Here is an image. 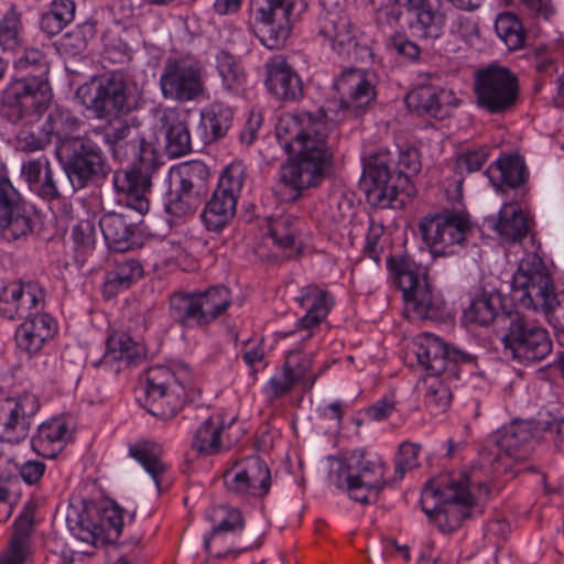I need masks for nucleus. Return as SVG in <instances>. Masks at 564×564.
<instances>
[{
    "instance_id": "obj_46",
    "label": "nucleus",
    "mask_w": 564,
    "mask_h": 564,
    "mask_svg": "<svg viewBox=\"0 0 564 564\" xmlns=\"http://www.w3.org/2000/svg\"><path fill=\"white\" fill-rule=\"evenodd\" d=\"M202 203L203 199L176 185L174 189H170L164 204V212L169 216V223L177 224L193 216Z\"/></svg>"
},
{
    "instance_id": "obj_6",
    "label": "nucleus",
    "mask_w": 564,
    "mask_h": 564,
    "mask_svg": "<svg viewBox=\"0 0 564 564\" xmlns=\"http://www.w3.org/2000/svg\"><path fill=\"white\" fill-rule=\"evenodd\" d=\"M433 498L436 503L432 509L425 508L429 520L442 532L453 531L470 517L475 498L469 490V477L460 475L457 479L449 474L433 477L425 485V498Z\"/></svg>"
},
{
    "instance_id": "obj_59",
    "label": "nucleus",
    "mask_w": 564,
    "mask_h": 564,
    "mask_svg": "<svg viewBox=\"0 0 564 564\" xmlns=\"http://www.w3.org/2000/svg\"><path fill=\"white\" fill-rule=\"evenodd\" d=\"M61 180H64L62 173L55 172L53 169L47 170L33 185L31 192L45 202L59 200L63 197Z\"/></svg>"
},
{
    "instance_id": "obj_63",
    "label": "nucleus",
    "mask_w": 564,
    "mask_h": 564,
    "mask_svg": "<svg viewBox=\"0 0 564 564\" xmlns=\"http://www.w3.org/2000/svg\"><path fill=\"white\" fill-rule=\"evenodd\" d=\"M465 315L470 322L488 325L495 319L496 310L491 304L490 297L482 295L471 302Z\"/></svg>"
},
{
    "instance_id": "obj_17",
    "label": "nucleus",
    "mask_w": 564,
    "mask_h": 564,
    "mask_svg": "<svg viewBox=\"0 0 564 564\" xmlns=\"http://www.w3.org/2000/svg\"><path fill=\"white\" fill-rule=\"evenodd\" d=\"M94 94L87 108L96 118L106 119L113 116H127L133 109L129 83L123 73L109 72L91 84Z\"/></svg>"
},
{
    "instance_id": "obj_45",
    "label": "nucleus",
    "mask_w": 564,
    "mask_h": 564,
    "mask_svg": "<svg viewBox=\"0 0 564 564\" xmlns=\"http://www.w3.org/2000/svg\"><path fill=\"white\" fill-rule=\"evenodd\" d=\"M76 12V4L73 0H53L46 12L40 19V29L47 36L61 33L70 22Z\"/></svg>"
},
{
    "instance_id": "obj_60",
    "label": "nucleus",
    "mask_w": 564,
    "mask_h": 564,
    "mask_svg": "<svg viewBox=\"0 0 564 564\" xmlns=\"http://www.w3.org/2000/svg\"><path fill=\"white\" fill-rule=\"evenodd\" d=\"M435 322H448L452 319V313L440 292H435L429 283L425 282V319Z\"/></svg>"
},
{
    "instance_id": "obj_49",
    "label": "nucleus",
    "mask_w": 564,
    "mask_h": 564,
    "mask_svg": "<svg viewBox=\"0 0 564 564\" xmlns=\"http://www.w3.org/2000/svg\"><path fill=\"white\" fill-rule=\"evenodd\" d=\"M448 345L438 336L425 332V377H438L448 364Z\"/></svg>"
},
{
    "instance_id": "obj_15",
    "label": "nucleus",
    "mask_w": 564,
    "mask_h": 564,
    "mask_svg": "<svg viewBox=\"0 0 564 564\" xmlns=\"http://www.w3.org/2000/svg\"><path fill=\"white\" fill-rule=\"evenodd\" d=\"M223 480L227 494L242 501L265 497L272 485L270 468L258 455L249 456L227 469Z\"/></svg>"
},
{
    "instance_id": "obj_14",
    "label": "nucleus",
    "mask_w": 564,
    "mask_h": 564,
    "mask_svg": "<svg viewBox=\"0 0 564 564\" xmlns=\"http://www.w3.org/2000/svg\"><path fill=\"white\" fill-rule=\"evenodd\" d=\"M500 318L508 322L503 343L514 358L538 361L551 354L552 340L545 328L530 324L519 313L502 315Z\"/></svg>"
},
{
    "instance_id": "obj_47",
    "label": "nucleus",
    "mask_w": 564,
    "mask_h": 564,
    "mask_svg": "<svg viewBox=\"0 0 564 564\" xmlns=\"http://www.w3.org/2000/svg\"><path fill=\"white\" fill-rule=\"evenodd\" d=\"M107 119V123L94 128L90 133L100 134L109 149L122 139L130 140L132 137H137V129L140 127V121L137 118L113 116Z\"/></svg>"
},
{
    "instance_id": "obj_10",
    "label": "nucleus",
    "mask_w": 564,
    "mask_h": 564,
    "mask_svg": "<svg viewBox=\"0 0 564 564\" xmlns=\"http://www.w3.org/2000/svg\"><path fill=\"white\" fill-rule=\"evenodd\" d=\"M246 165L237 161L230 163L220 174L217 187L200 214L208 231L220 232L234 219L237 200L246 182Z\"/></svg>"
},
{
    "instance_id": "obj_58",
    "label": "nucleus",
    "mask_w": 564,
    "mask_h": 564,
    "mask_svg": "<svg viewBox=\"0 0 564 564\" xmlns=\"http://www.w3.org/2000/svg\"><path fill=\"white\" fill-rule=\"evenodd\" d=\"M496 31L510 50L522 47L524 35L518 20L512 14H502L496 21Z\"/></svg>"
},
{
    "instance_id": "obj_64",
    "label": "nucleus",
    "mask_w": 564,
    "mask_h": 564,
    "mask_svg": "<svg viewBox=\"0 0 564 564\" xmlns=\"http://www.w3.org/2000/svg\"><path fill=\"white\" fill-rule=\"evenodd\" d=\"M384 234V227L382 224L375 221L370 218L369 226L366 235V243L364 247V253L372 259L376 263H379L381 253L383 252V246L381 238Z\"/></svg>"
},
{
    "instance_id": "obj_36",
    "label": "nucleus",
    "mask_w": 564,
    "mask_h": 564,
    "mask_svg": "<svg viewBox=\"0 0 564 564\" xmlns=\"http://www.w3.org/2000/svg\"><path fill=\"white\" fill-rule=\"evenodd\" d=\"M129 455L144 468L161 491L163 476L169 470V465L162 460V445L154 441L141 440L129 445Z\"/></svg>"
},
{
    "instance_id": "obj_51",
    "label": "nucleus",
    "mask_w": 564,
    "mask_h": 564,
    "mask_svg": "<svg viewBox=\"0 0 564 564\" xmlns=\"http://www.w3.org/2000/svg\"><path fill=\"white\" fill-rule=\"evenodd\" d=\"M494 169L499 172V180L509 187H518L524 183L525 165L519 156H503L496 161L494 166L487 171L489 174Z\"/></svg>"
},
{
    "instance_id": "obj_39",
    "label": "nucleus",
    "mask_w": 564,
    "mask_h": 564,
    "mask_svg": "<svg viewBox=\"0 0 564 564\" xmlns=\"http://www.w3.org/2000/svg\"><path fill=\"white\" fill-rule=\"evenodd\" d=\"M232 119V109L223 102L215 101L204 108L200 112L204 143L207 144L223 139L231 127Z\"/></svg>"
},
{
    "instance_id": "obj_7",
    "label": "nucleus",
    "mask_w": 564,
    "mask_h": 564,
    "mask_svg": "<svg viewBox=\"0 0 564 564\" xmlns=\"http://www.w3.org/2000/svg\"><path fill=\"white\" fill-rule=\"evenodd\" d=\"M304 10V0H249L247 24L263 46L280 50Z\"/></svg>"
},
{
    "instance_id": "obj_29",
    "label": "nucleus",
    "mask_w": 564,
    "mask_h": 564,
    "mask_svg": "<svg viewBox=\"0 0 564 564\" xmlns=\"http://www.w3.org/2000/svg\"><path fill=\"white\" fill-rule=\"evenodd\" d=\"M145 356L143 344L135 341L127 333L115 332L107 338L105 354L93 366L117 376L124 369L141 364Z\"/></svg>"
},
{
    "instance_id": "obj_27",
    "label": "nucleus",
    "mask_w": 564,
    "mask_h": 564,
    "mask_svg": "<svg viewBox=\"0 0 564 564\" xmlns=\"http://www.w3.org/2000/svg\"><path fill=\"white\" fill-rule=\"evenodd\" d=\"M294 300L301 308L305 310V314L296 321L295 329L284 336L305 330L306 334L302 337V340H308L314 335L313 329L328 317L335 305V299L327 290L316 284H307L300 289Z\"/></svg>"
},
{
    "instance_id": "obj_35",
    "label": "nucleus",
    "mask_w": 564,
    "mask_h": 564,
    "mask_svg": "<svg viewBox=\"0 0 564 564\" xmlns=\"http://www.w3.org/2000/svg\"><path fill=\"white\" fill-rule=\"evenodd\" d=\"M300 220L293 215H283L272 219L268 226V235L273 243L280 248L286 258H297L302 254L300 239Z\"/></svg>"
},
{
    "instance_id": "obj_42",
    "label": "nucleus",
    "mask_w": 564,
    "mask_h": 564,
    "mask_svg": "<svg viewBox=\"0 0 564 564\" xmlns=\"http://www.w3.org/2000/svg\"><path fill=\"white\" fill-rule=\"evenodd\" d=\"M177 186L200 199H205L209 192L210 170L202 161L195 160L183 163L176 171Z\"/></svg>"
},
{
    "instance_id": "obj_19",
    "label": "nucleus",
    "mask_w": 564,
    "mask_h": 564,
    "mask_svg": "<svg viewBox=\"0 0 564 564\" xmlns=\"http://www.w3.org/2000/svg\"><path fill=\"white\" fill-rule=\"evenodd\" d=\"M376 79L375 73L362 68L352 67L340 73L334 85L346 98L338 102V111L341 112L338 120L357 117L361 109L376 99Z\"/></svg>"
},
{
    "instance_id": "obj_23",
    "label": "nucleus",
    "mask_w": 564,
    "mask_h": 564,
    "mask_svg": "<svg viewBox=\"0 0 564 564\" xmlns=\"http://www.w3.org/2000/svg\"><path fill=\"white\" fill-rule=\"evenodd\" d=\"M45 292L39 282L13 281L0 291V316L8 321L24 318L29 313L43 311Z\"/></svg>"
},
{
    "instance_id": "obj_30",
    "label": "nucleus",
    "mask_w": 564,
    "mask_h": 564,
    "mask_svg": "<svg viewBox=\"0 0 564 564\" xmlns=\"http://www.w3.org/2000/svg\"><path fill=\"white\" fill-rule=\"evenodd\" d=\"M15 330V340L28 352L40 351L47 340L57 333V323L52 315L42 311L29 313Z\"/></svg>"
},
{
    "instance_id": "obj_21",
    "label": "nucleus",
    "mask_w": 564,
    "mask_h": 564,
    "mask_svg": "<svg viewBox=\"0 0 564 564\" xmlns=\"http://www.w3.org/2000/svg\"><path fill=\"white\" fill-rule=\"evenodd\" d=\"M127 170L117 171L112 176L113 187L117 192L126 194V206L134 209L139 217L150 209L147 194L151 191L152 175L160 167L159 156L153 164L133 162Z\"/></svg>"
},
{
    "instance_id": "obj_12",
    "label": "nucleus",
    "mask_w": 564,
    "mask_h": 564,
    "mask_svg": "<svg viewBox=\"0 0 564 564\" xmlns=\"http://www.w3.org/2000/svg\"><path fill=\"white\" fill-rule=\"evenodd\" d=\"M475 91L481 108L491 113L505 112L517 102L518 78L510 69L491 65L476 73Z\"/></svg>"
},
{
    "instance_id": "obj_5",
    "label": "nucleus",
    "mask_w": 564,
    "mask_h": 564,
    "mask_svg": "<svg viewBox=\"0 0 564 564\" xmlns=\"http://www.w3.org/2000/svg\"><path fill=\"white\" fill-rule=\"evenodd\" d=\"M387 468V463L379 454L356 448L344 453L339 458L334 485L345 490L352 500L368 505L371 497L377 498L390 484L384 477Z\"/></svg>"
},
{
    "instance_id": "obj_53",
    "label": "nucleus",
    "mask_w": 564,
    "mask_h": 564,
    "mask_svg": "<svg viewBox=\"0 0 564 564\" xmlns=\"http://www.w3.org/2000/svg\"><path fill=\"white\" fill-rule=\"evenodd\" d=\"M210 519L214 522L212 535L227 532H240L245 527L241 512L235 508L217 507L213 509Z\"/></svg>"
},
{
    "instance_id": "obj_31",
    "label": "nucleus",
    "mask_w": 564,
    "mask_h": 564,
    "mask_svg": "<svg viewBox=\"0 0 564 564\" xmlns=\"http://www.w3.org/2000/svg\"><path fill=\"white\" fill-rule=\"evenodd\" d=\"M35 503L28 501L13 523V533L7 551L0 556V564H24L31 552L34 532Z\"/></svg>"
},
{
    "instance_id": "obj_26",
    "label": "nucleus",
    "mask_w": 564,
    "mask_h": 564,
    "mask_svg": "<svg viewBox=\"0 0 564 564\" xmlns=\"http://www.w3.org/2000/svg\"><path fill=\"white\" fill-rule=\"evenodd\" d=\"M134 209L126 206L124 212H108L99 219V227L108 247L116 252H126L142 246L140 219L133 215Z\"/></svg>"
},
{
    "instance_id": "obj_50",
    "label": "nucleus",
    "mask_w": 564,
    "mask_h": 564,
    "mask_svg": "<svg viewBox=\"0 0 564 564\" xmlns=\"http://www.w3.org/2000/svg\"><path fill=\"white\" fill-rule=\"evenodd\" d=\"M97 525L101 529L100 542L115 543L121 535L123 528V513L119 507L104 508L96 511Z\"/></svg>"
},
{
    "instance_id": "obj_38",
    "label": "nucleus",
    "mask_w": 564,
    "mask_h": 564,
    "mask_svg": "<svg viewBox=\"0 0 564 564\" xmlns=\"http://www.w3.org/2000/svg\"><path fill=\"white\" fill-rule=\"evenodd\" d=\"M216 70L221 79V87L230 95H239L245 90L248 74L239 58L225 48L215 55Z\"/></svg>"
},
{
    "instance_id": "obj_3",
    "label": "nucleus",
    "mask_w": 564,
    "mask_h": 564,
    "mask_svg": "<svg viewBox=\"0 0 564 564\" xmlns=\"http://www.w3.org/2000/svg\"><path fill=\"white\" fill-rule=\"evenodd\" d=\"M389 152L370 156L364 167V183L367 199L379 208H402L405 200L415 195L412 182L422 169L420 148L404 144L400 148L399 172H391Z\"/></svg>"
},
{
    "instance_id": "obj_2",
    "label": "nucleus",
    "mask_w": 564,
    "mask_h": 564,
    "mask_svg": "<svg viewBox=\"0 0 564 564\" xmlns=\"http://www.w3.org/2000/svg\"><path fill=\"white\" fill-rule=\"evenodd\" d=\"M13 70L2 90L1 116L10 123L28 126L37 121L52 101L50 64L41 50L26 47L13 62Z\"/></svg>"
},
{
    "instance_id": "obj_61",
    "label": "nucleus",
    "mask_w": 564,
    "mask_h": 564,
    "mask_svg": "<svg viewBox=\"0 0 564 564\" xmlns=\"http://www.w3.org/2000/svg\"><path fill=\"white\" fill-rule=\"evenodd\" d=\"M299 383L283 367L273 375L264 387V393L270 401L280 400L292 392Z\"/></svg>"
},
{
    "instance_id": "obj_16",
    "label": "nucleus",
    "mask_w": 564,
    "mask_h": 564,
    "mask_svg": "<svg viewBox=\"0 0 564 564\" xmlns=\"http://www.w3.org/2000/svg\"><path fill=\"white\" fill-rule=\"evenodd\" d=\"M387 269L392 284L402 292L403 315L411 323L423 322V290L421 264L409 254L389 256Z\"/></svg>"
},
{
    "instance_id": "obj_56",
    "label": "nucleus",
    "mask_w": 564,
    "mask_h": 564,
    "mask_svg": "<svg viewBox=\"0 0 564 564\" xmlns=\"http://www.w3.org/2000/svg\"><path fill=\"white\" fill-rule=\"evenodd\" d=\"M68 527L73 534L80 541L95 544L100 541L101 529L97 525L96 516L85 511L77 514L76 519L67 518Z\"/></svg>"
},
{
    "instance_id": "obj_62",
    "label": "nucleus",
    "mask_w": 564,
    "mask_h": 564,
    "mask_svg": "<svg viewBox=\"0 0 564 564\" xmlns=\"http://www.w3.org/2000/svg\"><path fill=\"white\" fill-rule=\"evenodd\" d=\"M425 39L437 40L445 23V12L440 0H425Z\"/></svg>"
},
{
    "instance_id": "obj_34",
    "label": "nucleus",
    "mask_w": 564,
    "mask_h": 564,
    "mask_svg": "<svg viewBox=\"0 0 564 564\" xmlns=\"http://www.w3.org/2000/svg\"><path fill=\"white\" fill-rule=\"evenodd\" d=\"M69 435L68 423L57 416L41 423L31 438L32 449L44 458H55L65 447Z\"/></svg>"
},
{
    "instance_id": "obj_54",
    "label": "nucleus",
    "mask_w": 564,
    "mask_h": 564,
    "mask_svg": "<svg viewBox=\"0 0 564 564\" xmlns=\"http://www.w3.org/2000/svg\"><path fill=\"white\" fill-rule=\"evenodd\" d=\"M95 35V24L86 22L64 34L61 40V46L67 54L75 56L87 48L89 40L94 39Z\"/></svg>"
},
{
    "instance_id": "obj_8",
    "label": "nucleus",
    "mask_w": 564,
    "mask_h": 564,
    "mask_svg": "<svg viewBox=\"0 0 564 564\" xmlns=\"http://www.w3.org/2000/svg\"><path fill=\"white\" fill-rule=\"evenodd\" d=\"M187 367L155 365L147 371L144 403L147 411L161 420L175 417L185 405Z\"/></svg>"
},
{
    "instance_id": "obj_40",
    "label": "nucleus",
    "mask_w": 564,
    "mask_h": 564,
    "mask_svg": "<svg viewBox=\"0 0 564 564\" xmlns=\"http://www.w3.org/2000/svg\"><path fill=\"white\" fill-rule=\"evenodd\" d=\"M82 124L80 119L75 116L69 109L64 107L53 108L46 120L43 123L44 130L47 132L51 141H56L59 145L58 150L64 147L68 140H74L73 137Z\"/></svg>"
},
{
    "instance_id": "obj_57",
    "label": "nucleus",
    "mask_w": 564,
    "mask_h": 564,
    "mask_svg": "<svg viewBox=\"0 0 564 564\" xmlns=\"http://www.w3.org/2000/svg\"><path fill=\"white\" fill-rule=\"evenodd\" d=\"M425 387L427 391L425 397L429 398L431 411L435 414L445 412L452 401V392L449 388L437 377H425Z\"/></svg>"
},
{
    "instance_id": "obj_44",
    "label": "nucleus",
    "mask_w": 564,
    "mask_h": 564,
    "mask_svg": "<svg viewBox=\"0 0 564 564\" xmlns=\"http://www.w3.org/2000/svg\"><path fill=\"white\" fill-rule=\"evenodd\" d=\"M495 229L507 240H521L528 235L529 219L517 204H505L499 212Z\"/></svg>"
},
{
    "instance_id": "obj_13",
    "label": "nucleus",
    "mask_w": 564,
    "mask_h": 564,
    "mask_svg": "<svg viewBox=\"0 0 564 564\" xmlns=\"http://www.w3.org/2000/svg\"><path fill=\"white\" fill-rule=\"evenodd\" d=\"M35 225L33 214L10 181L4 164L0 171V238L7 242L25 239Z\"/></svg>"
},
{
    "instance_id": "obj_48",
    "label": "nucleus",
    "mask_w": 564,
    "mask_h": 564,
    "mask_svg": "<svg viewBox=\"0 0 564 564\" xmlns=\"http://www.w3.org/2000/svg\"><path fill=\"white\" fill-rule=\"evenodd\" d=\"M282 367L302 386L304 392H310L313 389L319 376V373L311 375L313 358L311 355L304 354L301 349L288 351Z\"/></svg>"
},
{
    "instance_id": "obj_52",
    "label": "nucleus",
    "mask_w": 564,
    "mask_h": 564,
    "mask_svg": "<svg viewBox=\"0 0 564 564\" xmlns=\"http://www.w3.org/2000/svg\"><path fill=\"white\" fill-rule=\"evenodd\" d=\"M427 100L425 102V113L438 120L448 118L453 108L457 105V99L452 90L445 88L429 89Z\"/></svg>"
},
{
    "instance_id": "obj_11",
    "label": "nucleus",
    "mask_w": 564,
    "mask_h": 564,
    "mask_svg": "<svg viewBox=\"0 0 564 564\" xmlns=\"http://www.w3.org/2000/svg\"><path fill=\"white\" fill-rule=\"evenodd\" d=\"M204 77L205 68L196 57H169L160 76L162 96L177 102L198 100L206 91Z\"/></svg>"
},
{
    "instance_id": "obj_20",
    "label": "nucleus",
    "mask_w": 564,
    "mask_h": 564,
    "mask_svg": "<svg viewBox=\"0 0 564 564\" xmlns=\"http://www.w3.org/2000/svg\"><path fill=\"white\" fill-rule=\"evenodd\" d=\"M40 410L39 399L32 393L0 401V441L19 444L30 432L33 417Z\"/></svg>"
},
{
    "instance_id": "obj_25",
    "label": "nucleus",
    "mask_w": 564,
    "mask_h": 564,
    "mask_svg": "<svg viewBox=\"0 0 564 564\" xmlns=\"http://www.w3.org/2000/svg\"><path fill=\"white\" fill-rule=\"evenodd\" d=\"M318 36L323 37L333 52L344 58L357 54L360 47L359 30L343 10H328L321 14Z\"/></svg>"
},
{
    "instance_id": "obj_55",
    "label": "nucleus",
    "mask_w": 564,
    "mask_h": 564,
    "mask_svg": "<svg viewBox=\"0 0 564 564\" xmlns=\"http://www.w3.org/2000/svg\"><path fill=\"white\" fill-rule=\"evenodd\" d=\"M420 453L421 444L419 443L403 442L399 445L394 457V478L392 481L403 479L408 471L420 466Z\"/></svg>"
},
{
    "instance_id": "obj_18",
    "label": "nucleus",
    "mask_w": 564,
    "mask_h": 564,
    "mask_svg": "<svg viewBox=\"0 0 564 564\" xmlns=\"http://www.w3.org/2000/svg\"><path fill=\"white\" fill-rule=\"evenodd\" d=\"M531 438L532 434L527 423L513 422L499 431L495 441L498 453L485 448L480 452V456L484 463H488L495 473H507L511 469L513 462L528 458V444Z\"/></svg>"
},
{
    "instance_id": "obj_9",
    "label": "nucleus",
    "mask_w": 564,
    "mask_h": 564,
    "mask_svg": "<svg viewBox=\"0 0 564 564\" xmlns=\"http://www.w3.org/2000/svg\"><path fill=\"white\" fill-rule=\"evenodd\" d=\"M59 159L73 191L83 189L108 177L111 166L101 147L88 132L68 140L61 148Z\"/></svg>"
},
{
    "instance_id": "obj_33",
    "label": "nucleus",
    "mask_w": 564,
    "mask_h": 564,
    "mask_svg": "<svg viewBox=\"0 0 564 564\" xmlns=\"http://www.w3.org/2000/svg\"><path fill=\"white\" fill-rule=\"evenodd\" d=\"M164 151L169 158H180L192 152V137L185 117L175 109H167L161 117Z\"/></svg>"
},
{
    "instance_id": "obj_28",
    "label": "nucleus",
    "mask_w": 564,
    "mask_h": 564,
    "mask_svg": "<svg viewBox=\"0 0 564 564\" xmlns=\"http://www.w3.org/2000/svg\"><path fill=\"white\" fill-rule=\"evenodd\" d=\"M263 84L280 101L295 102L303 98V82L284 55L269 57L263 64Z\"/></svg>"
},
{
    "instance_id": "obj_37",
    "label": "nucleus",
    "mask_w": 564,
    "mask_h": 564,
    "mask_svg": "<svg viewBox=\"0 0 564 564\" xmlns=\"http://www.w3.org/2000/svg\"><path fill=\"white\" fill-rule=\"evenodd\" d=\"M144 273L139 260L122 258L115 261V265L106 274L102 294L106 299L116 296L119 292L137 283Z\"/></svg>"
},
{
    "instance_id": "obj_43",
    "label": "nucleus",
    "mask_w": 564,
    "mask_h": 564,
    "mask_svg": "<svg viewBox=\"0 0 564 564\" xmlns=\"http://www.w3.org/2000/svg\"><path fill=\"white\" fill-rule=\"evenodd\" d=\"M24 45V25L22 13L12 4L0 18V48L17 53Z\"/></svg>"
},
{
    "instance_id": "obj_22",
    "label": "nucleus",
    "mask_w": 564,
    "mask_h": 564,
    "mask_svg": "<svg viewBox=\"0 0 564 564\" xmlns=\"http://www.w3.org/2000/svg\"><path fill=\"white\" fill-rule=\"evenodd\" d=\"M525 307L538 308L541 306L546 314H550L558 304L554 293L551 279L538 260V268L530 270L524 268V262L520 264L518 272L513 278V296Z\"/></svg>"
},
{
    "instance_id": "obj_4",
    "label": "nucleus",
    "mask_w": 564,
    "mask_h": 564,
    "mask_svg": "<svg viewBox=\"0 0 564 564\" xmlns=\"http://www.w3.org/2000/svg\"><path fill=\"white\" fill-rule=\"evenodd\" d=\"M231 305L229 288L216 284L204 290L173 292L169 299V314L184 330H206L226 316Z\"/></svg>"
},
{
    "instance_id": "obj_1",
    "label": "nucleus",
    "mask_w": 564,
    "mask_h": 564,
    "mask_svg": "<svg viewBox=\"0 0 564 564\" xmlns=\"http://www.w3.org/2000/svg\"><path fill=\"white\" fill-rule=\"evenodd\" d=\"M333 130L324 109L285 112L279 118L276 141L290 155L280 167V181L291 189V200L319 187L330 174L335 160Z\"/></svg>"
},
{
    "instance_id": "obj_41",
    "label": "nucleus",
    "mask_w": 564,
    "mask_h": 564,
    "mask_svg": "<svg viewBox=\"0 0 564 564\" xmlns=\"http://www.w3.org/2000/svg\"><path fill=\"white\" fill-rule=\"evenodd\" d=\"M113 159L118 161L143 162L153 164L154 158L159 156L153 144L145 140L140 127L137 129V137L130 140L122 139L109 149Z\"/></svg>"
},
{
    "instance_id": "obj_24",
    "label": "nucleus",
    "mask_w": 564,
    "mask_h": 564,
    "mask_svg": "<svg viewBox=\"0 0 564 564\" xmlns=\"http://www.w3.org/2000/svg\"><path fill=\"white\" fill-rule=\"evenodd\" d=\"M470 230L471 223L463 213L425 217V243L434 256L444 254L446 247L464 243Z\"/></svg>"
},
{
    "instance_id": "obj_32",
    "label": "nucleus",
    "mask_w": 564,
    "mask_h": 564,
    "mask_svg": "<svg viewBox=\"0 0 564 564\" xmlns=\"http://www.w3.org/2000/svg\"><path fill=\"white\" fill-rule=\"evenodd\" d=\"M193 411L204 413V415H195L196 419H202V423L198 425L193 436V449L204 456L219 454L223 449L221 434L225 426L223 416L217 413H210L207 408L203 406L197 409L188 406L185 416H189Z\"/></svg>"
}]
</instances>
